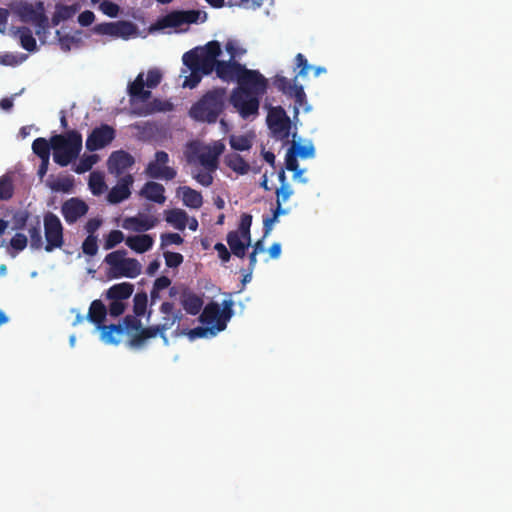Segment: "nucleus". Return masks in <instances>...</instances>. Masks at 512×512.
I'll use <instances>...</instances> for the list:
<instances>
[{
  "mask_svg": "<svg viewBox=\"0 0 512 512\" xmlns=\"http://www.w3.org/2000/svg\"><path fill=\"white\" fill-rule=\"evenodd\" d=\"M183 309L190 315H197L203 306V300L197 294L184 290L180 299Z\"/></svg>",
  "mask_w": 512,
  "mask_h": 512,
  "instance_id": "24",
  "label": "nucleus"
},
{
  "mask_svg": "<svg viewBox=\"0 0 512 512\" xmlns=\"http://www.w3.org/2000/svg\"><path fill=\"white\" fill-rule=\"evenodd\" d=\"M30 237V246L32 249L39 250L43 247V239L41 235V224L40 220L37 219L35 225H32L28 229Z\"/></svg>",
  "mask_w": 512,
  "mask_h": 512,
  "instance_id": "38",
  "label": "nucleus"
},
{
  "mask_svg": "<svg viewBox=\"0 0 512 512\" xmlns=\"http://www.w3.org/2000/svg\"><path fill=\"white\" fill-rule=\"evenodd\" d=\"M79 5L78 4H73V5H56V10L58 11V13L60 14V18H62L63 20H68L70 18H72L79 10Z\"/></svg>",
  "mask_w": 512,
  "mask_h": 512,
  "instance_id": "51",
  "label": "nucleus"
},
{
  "mask_svg": "<svg viewBox=\"0 0 512 512\" xmlns=\"http://www.w3.org/2000/svg\"><path fill=\"white\" fill-rule=\"evenodd\" d=\"M134 291V285L129 282H122L112 285L106 292V297L110 300H126L130 298Z\"/></svg>",
  "mask_w": 512,
  "mask_h": 512,
  "instance_id": "27",
  "label": "nucleus"
},
{
  "mask_svg": "<svg viewBox=\"0 0 512 512\" xmlns=\"http://www.w3.org/2000/svg\"><path fill=\"white\" fill-rule=\"evenodd\" d=\"M134 178L131 174H127L119 179L117 184L112 187L107 195V200L111 204H118L128 199L131 195V186Z\"/></svg>",
  "mask_w": 512,
  "mask_h": 512,
  "instance_id": "17",
  "label": "nucleus"
},
{
  "mask_svg": "<svg viewBox=\"0 0 512 512\" xmlns=\"http://www.w3.org/2000/svg\"><path fill=\"white\" fill-rule=\"evenodd\" d=\"M107 315V308L102 303L101 300H94L89 308L88 312V320L98 326V328H102V323L105 320V317Z\"/></svg>",
  "mask_w": 512,
  "mask_h": 512,
  "instance_id": "31",
  "label": "nucleus"
},
{
  "mask_svg": "<svg viewBox=\"0 0 512 512\" xmlns=\"http://www.w3.org/2000/svg\"><path fill=\"white\" fill-rule=\"evenodd\" d=\"M276 206L282 207V203L286 202L294 193L290 184L280 185L279 188L276 189Z\"/></svg>",
  "mask_w": 512,
  "mask_h": 512,
  "instance_id": "45",
  "label": "nucleus"
},
{
  "mask_svg": "<svg viewBox=\"0 0 512 512\" xmlns=\"http://www.w3.org/2000/svg\"><path fill=\"white\" fill-rule=\"evenodd\" d=\"M141 326V320L138 319L136 315H126L123 318V325L111 324L103 326V336L108 343L117 344L119 343V340L114 337V334L120 336L124 333V329H127L128 331L134 330L137 333L141 329Z\"/></svg>",
  "mask_w": 512,
  "mask_h": 512,
  "instance_id": "14",
  "label": "nucleus"
},
{
  "mask_svg": "<svg viewBox=\"0 0 512 512\" xmlns=\"http://www.w3.org/2000/svg\"><path fill=\"white\" fill-rule=\"evenodd\" d=\"M95 32L101 35H109L114 38H121L124 40L130 39L132 36L137 35V26L125 20L116 22H105L95 26Z\"/></svg>",
  "mask_w": 512,
  "mask_h": 512,
  "instance_id": "11",
  "label": "nucleus"
},
{
  "mask_svg": "<svg viewBox=\"0 0 512 512\" xmlns=\"http://www.w3.org/2000/svg\"><path fill=\"white\" fill-rule=\"evenodd\" d=\"M20 45L23 49L33 52L37 49L36 39L33 37L32 31L26 26L19 27L17 30Z\"/></svg>",
  "mask_w": 512,
  "mask_h": 512,
  "instance_id": "33",
  "label": "nucleus"
},
{
  "mask_svg": "<svg viewBox=\"0 0 512 512\" xmlns=\"http://www.w3.org/2000/svg\"><path fill=\"white\" fill-rule=\"evenodd\" d=\"M214 249L217 251L219 258L223 262H228L231 258V251L223 243H216Z\"/></svg>",
  "mask_w": 512,
  "mask_h": 512,
  "instance_id": "64",
  "label": "nucleus"
},
{
  "mask_svg": "<svg viewBox=\"0 0 512 512\" xmlns=\"http://www.w3.org/2000/svg\"><path fill=\"white\" fill-rule=\"evenodd\" d=\"M253 136L251 135H231L229 144L235 151H247L252 147Z\"/></svg>",
  "mask_w": 512,
  "mask_h": 512,
  "instance_id": "34",
  "label": "nucleus"
},
{
  "mask_svg": "<svg viewBox=\"0 0 512 512\" xmlns=\"http://www.w3.org/2000/svg\"><path fill=\"white\" fill-rule=\"evenodd\" d=\"M158 223V219L153 216L139 215L128 217L123 221V228L136 232H144L152 229Z\"/></svg>",
  "mask_w": 512,
  "mask_h": 512,
  "instance_id": "20",
  "label": "nucleus"
},
{
  "mask_svg": "<svg viewBox=\"0 0 512 512\" xmlns=\"http://www.w3.org/2000/svg\"><path fill=\"white\" fill-rule=\"evenodd\" d=\"M116 136L115 129L108 124H101L98 127L92 129L86 139V149L90 152H94L103 149L109 145Z\"/></svg>",
  "mask_w": 512,
  "mask_h": 512,
  "instance_id": "12",
  "label": "nucleus"
},
{
  "mask_svg": "<svg viewBox=\"0 0 512 512\" xmlns=\"http://www.w3.org/2000/svg\"><path fill=\"white\" fill-rule=\"evenodd\" d=\"M237 83L239 86L232 92H243L244 94H252L260 97L266 93L268 86L267 79L258 70H251L246 68V66H244L239 75Z\"/></svg>",
  "mask_w": 512,
  "mask_h": 512,
  "instance_id": "6",
  "label": "nucleus"
},
{
  "mask_svg": "<svg viewBox=\"0 0 512 512\" xmlns=\"http://www.w3.org/2000/svg\"><path fill=\"white\" fill-rule=\"evenodd\" d=\"M145 82L143 74L140 73L128 86V93L132 99H139L141 101H147L151 97V92L144 89Z\"/></svg>",
  "mask_w": 512,
  "mask_h": 512,
  "instance_id": "29",
  "label": "nucleus"
},
{
  "mask_svg": "<svg viewBox=\"0 0 512 512\" xmlns=\"http://www.w3.org/2000/svg\"><path fill=\"white\" fill-rule=\"evenodd\" d=\"M169 155L165 151H157L155 159L150 161L145 168V174L152 179L171 181L177 176L175 168L167 165Z\"/></svg>",
  "mask_w": 512,
  "mask_h": 512,
  "instance_id": "9",
  "label": "nucleus"
},
{
  "mask_svg": "<svg viewBox=\"0 0 512 512\" xmlns=\"http://www.w3.org/2000/svg\"><path fill=\"white\" fill-rule=\"evenodd\" d=\"M53 160L61 167L68 166L78 158L82 150V135L76 130L51 137Z\"/></svg>",
  "mask_w": 512,
  "mask_h": 512,
  "instance_id": "3",
  "label": "nucleus"
},
{
  "mask_svg": "<svg viewBox=\"0 0 512 512\" xmlns=\"http://www.w3.org/2000/svg\"><path fill=\"white\" fill-rule=\"evenodd\" d=\"M251 224H252V216L247 213L242 214L240 224H239V234L245 240H251V234H250Z\"/></svg>",
  "mask_w": 512,
  "mask_h": 512,
  "instance_id": "46",
  "label": "nucleus"
},
{
  "mask_svg": "<svg viewBox=\"0 0 512 512\" xmlns=\"http://www.w3.org/2000/svg\"><path fill=\"white\" fill-rule=\"evenodd\" d=\"M26 58L25 55L18 56L13 53H4L0 55V64L5 66H16Z\"/></svg>",
  "mask_w": 512,
  "mask_h": 512,
  "instance_id": "52",
  "label": "nucleus"
},
{
  "mask_svg": "<svg viewBox=\"0 0 512 512\" xmlns=\"http://www.w3.org/2000/svg\"><path fill=\"white\" fill-rule=\"evenodd\" d=\"M44 233L46 239L45 251L52 252L64 244L63 225L57 215L47 212L44 215Z\"/></svg>",
  "mask_w": 512,
  "mask_h": 512,
  "instance_id": "7",
  "label": "nucleus"
},
{
  "mask_svg": "<svg viewBox=\"0 0 512 512\" xmlns=\"http://www.w3.org/2000/svg\"><path fill=\"white\" fill-rule=\"evenodd\" d=\"M166 221L173 225L178 230H184L187 221L188 215L184 210L181 209H170L166 212Z\"/></svg>",
  "mask_w": 512,
  "mask_h": 512,
  "instance_id": "32",
  "label": "nucleus"
},
{
  "mask_svg": "<svg viewBox=\"0 0 512 512\" xmlns=\"http://www.w3.org/2000/svg\"><path fill=\"white\" fill-rule=\"evenodd\" d=\"M29 213L27 211H18L13 215V229L22 230L27 224Z\"/></svg>",
  "mask_w": 512,
  "mask_h": 512,
  "instance_id": "58",
  "label": "nucleus"
},
{
  "mask_svg": "<svg viewBox=\"0 0 512 512\" xmlns=\"http://www.w3.org/2000/svg\"><path fill=\"white\" fill-rule=\"evenodd\" d=\"M95 20V15L92 11L86 10L79 14L78 22L81 26L87 27L91 25Z\"/></svg>",
  "mask_w": 512,
  "mask_h": 512,
  "instance_id": "62",
  "label": "nucleus"
},
{
  "mask_svg": "<svg viewBox=\"0 0 512 512\" xmlns=\"http://www.w3.org/2000/svg\"><path fill=\"white\" fill-rule=\"evenodd\" d=\"M99 156L97 154L84 155L79 163L74 168L77 174H83L92 169V167L98 162Z\"/></svg>",
  "mask_w": 512,
  "mask_h": 512,
  "instance_id": "40",
  "label": "nucleus"
},
{
  "mask_svg": "<svg viewBox=\"0 0 512 512\" xmlns=\"http://www.w3.org/2000/svg\"><path fill=\"white\" fill-rule=\"evenodd\" d=\"M267 125L276 139L283 141L289 138L291 120L283 107L276 106L269 109Z\"/></svg>",
  "mask_w": 512,
  "mask_h": 512,
  "instance_id": "8",
  "label": "nucleus"
},
{
  "mask_svg": "<svg viewBox=\"0 0 512 512\" xmlns=\"http://www.w3.org/2000/svg\"><path fill=\"white\" fill-rule=\"evenodd\" d=\"M295 80H296V78L292 82L282 75H276L273 80V85L279 91H281L285 95H288L289 93H291V90L296 85Z\"/></svg>",
  "mask_w": 512,
  "mask_h": 512,
  "instance_id": "44",
  "label": "nucleus"
},
{
  "mask_svg": "<svg viewBox=\"0 0 512 512\" xmlns=\"http://www.w3.org/2000/svg\"><path fill=\"white\" fill-rule=\"evenodd\" d=\"M27 237L22 233H16L10 240V246L15 251H23L27 247Z\"/></svg>",
  "mask_w": 512,
  "mask_h": 512,
  "instance_id": "55",
  "label": "nucleus"
},
{
  "mask_svg": "<svg viewBox=\"0 0 512 512\" xmlns=\"http://www.w3.org/2000/svg\"><path fill=\"white\" fill-rule=\"evenodd\" d=\"M226 240L231 253L239 258H243L246 255V250L251 245V240L243 239L238 231H230L227 234Z\"/></svg>",
  "mask_w": 512,
  "mask_h": 512,
  "instance_id": "22",
  "label": "nucleus"
},
{
  "mask_svg": "<svg viewBox=\"0 0 512 512\" xmlns=\"http://www.w3.org/2000/svg\"><path fill=\"white\" fill-rule=\"evenodd\" d=\"M164 193V186L154 181L147 182L140 192L143 197L158 204H163L166 201Z\"/></svg>",
  "mask_w": 512,
  "mask_h": 512,
  "instance_id": "23",
  "label": "nucleus"
},
{
  "mask_svg": "<svg viewBox=\"0 0 512 512\" xmlns=\"http://www.w3.org/2000/svg\"><path fill=\"white\" fill-rule=\"evenodd\" d=\"M210 170H199L193 173V178L202 186L209 187L213 183L212 173Z\"/></svg>",
  "mask_w": 512,
  "mask_h": 512,
  "instance_id": "50",
  "label": "nucleus"
},
{
  "mask_svg": "<svg viewBox=\"0 0 512 512\" xmlns=\"http://www.w3.org/2000/svg\"><path fill=\"white\" fill-rule=\"evenodd\" d=\"M198 161L206 170L216 171L218 168V158L209 150L200 153L198 155Z\"/></svg>",
  "mask_w": 512,
  "mask_h": 512,
  "instance_id": "41",
  "label": "nucleus"
},
{
  "mask_svg": "<svg viewBox=\"0 0 512 512\" xmlns=\"http://www.w3.org/2000/svg\"><path fill=\"white\" fill-rule=\"evenodd\" d=\"M147 294L145 292H138L133 299V312L137 317L145 314L147 309Z\"/></svg>",
  "mask_w": 512,
  "mask_h": 512,
  "instance_id": "43",
  "label": "nucleus"
},
{
  "mask_svg": "<svg viewBox=\"0 0 512 512\" xmlns=\"http://www.w3.org/2000/svg\"><path fill=\"white\" fill-rule=\"evenodd\" d=\"M159 310L163 316L161 323L157 325L160 327L163 333L171 329L174 324L179 322L183 317L181 310H175L174 304L172 302H163Z\"/></svg>",
  "mask_w": 512,
  "mask_h": 512,
  "instance_id": "18",
  "label": "nucleus"
},
{
  "mask_svg": "<svg viewBox=\"0 0 512 512\" xmlns=\"http://www.w3.org/2000/svg\"><path fill=\"white\" fill-rule=\"evenodd\" d=\"M199 320L201 323L209 327L212 335H215L218 332L217 326H219V322L221 320L219 304L216 302L207 304L203 309Z\"/></svg>",
  "mask_w": 512,
  "mask_h": 512,
  "instance_id": "19",
  "label": "nucleus"
},
{
  "mask_svg": "<svg viewBox=\"0 0 512 512\" xmlns=\"http://www.w3.org/2000/svg\"><path fill=\"white\" fill-rule=\"evenodd\" d=\"M225 164L235 173L245 175L250 172V164L238 153L225 156Z\"/></svg>",
  "mask_w": 512,
  "mask_h": 512,
  "instance_id": "28",
  "label": "nucleus"
},
{
  "mask_svg": "<svg viewBox=\"0 0 512 512\" xmlns=\"http://www.w3.org/2000/svg\"><path fill=\"white\" fill-rule=\"evenodd\" d=\"M165 264L169 268H177L183 263V255L178 252L166 251L163 254Z\"/></svg>",
  "mask_w": 512,
  "mask_h": 512,
  "instance_id": "49",
  "label": "nucleus"
},
{
  "mask_svg": "<svg viewBox=\"0 0 512 512\" xmlns=\"http://www.w3.org/2000/svg\"><path fill=\"white\" fill-rule=\"evenodd\" d=\"M233 301L232 300H224L222 305L223 309H220L221 320L219 322V326H217V331H223L226 329L227 322L233 315Z\"/></svg>",
  "mask_w": 512,
  "mask_h": 512,
  "instance_id": "42",
  "label": "nucleus"
},
{
  "mask_svg": "<svg viewBox=\"0 0 512 512\" xmlns=\"http://www.w3.org/2000/svg\"><path fill=\"white\" fill-rule=\"evenodd\" d=\"M88 210L89 206L87 203L77 197L66 200L61 206L62 216L68 224L76 223L81 217L87 214Z\"/></svg>",
  "mask_w": 512,
  "mask_h": 512,
  "instance_id": "15",
  "label": "nucleus"
},
{
  "mask_svg": "<svg viewBox=\"0 0 512 512\" xmlns=\"http://www.w3.org/2000/svg\"><path fill=\"white\" fill-rule=\"evenodd\" d=\"M294 150L295 148H289L285 157V168L292 172L299 169L297 153Z\"/></svg>",
  "mask_w": 512,
  "mask_h": 512,
  "instance_id": "56",
  "label": "nucleus"
},
{
  "mask_svg": "<svg viewBox=\"0 0 512 512\" xmlns=\"http://www.w3.org/2000/svg\"><path fill=\"white\" fill-rule=\"evenodd\" d=\"M14 185L11 176L5 174L0 177V200L7 201L13 197Z\"/></svg>",
  "mask_w": 512,
  "mask_h": 512,
  "instance_id": "37",
  "label": "nucleus"
},
{
  "mask_svg": "<svg viewBox=\"0 0 512 512\" xmlns=\"http://www.w3.org/2000/svg\"><path fill=\"white\" fill-rule=\"evenodd\" d=\"M134 163L133 156L124 150L112 152L107 161L109 172L116 176L123 174Z\"/></svg>",
  "mask_w": 512,
  "mask_h": 512,
  "instance_id": "16",
  "label": "nucleus"
},
{
  "mask_svg": "<svg viewBox=\"0 0 512 512\" xmlns=\"http://www.w3.org/2000/svg\"><path fill=\"white\" fill-rule=\"evenodd\" d=\"M161 80H162L161 72L157 69H151L147 73L145 85L148 88H155L160 84Z\"/></svg>",
  "mask_w": 512,
  "mask_h": 512,
  "instance_id": "59",
  "label": "nucleus"
},
{
  "mask_svg": "<svg viewBox=\"0 0 512 512\" xmlns=\"http://www.w3.org/2000/svg\"><path fill=\"white\" fill-rule=\"evenodd\" d=\"M125 242L130 249L141 254L152 248L154 239L149 234H141L129 236L126 238Z\"/></svg>",
  "mask_w": 512,
  "mask_h": 512,
  "instance_id": "25",
  "label": "nucleus"
},
{
  "mask_svg": "<svg viewBox=\"0 0 512 512\" xmlns=\"http://www.w3.org/2000/svg\"><path fill=\"white\" fill-rule=\"evenodd\" d=\"M178 194H181L183 204L192 209H199L203 204L202 194L188 186L179 187Z\"/></svg>",
  "mask_w": 512,
  "mask_h": 512,
  "instance_id": "26",
  "label": "nucleus"
},
{
  "mask_svg": "<svg viewBox=\"0 0 512 512\" xmlns=\"http://www.w3.org/2000/svg\"><path fill=\"white\" fill-rule=\"evenodd\" d=\"M46 185L53 191L69 193L74 187V178L71 175L54 178L50 175Z\"/></svg>",
  "mask_w": 512,
  "mask_h": 512,
  "instance_id": "30",
  "label": "nucleus"
},
{
  "mask_svg": "<svg viewBox=\"0 0 512 512\" xmlns=\"http://www.w3.org/2000/svg\"><path fill=\"white\" fill-rule=\"evenodd\" d=\"M51 139L48 141L45 138H36L32 143L33 153L36 154L40 159L50 158Z\"/></svg>",
  "mask_w": 512,
  "mask_h": 512,
  "instance_id": "35",
  "label": "nucleus"
},
{
  "mask_svg": "<svg viewBox=\"0 0 512 512\" xmlns=\"http://www.w3.org/2000/svg\"><path fill=\"white\" fill-rule=\"evenodd\" d=\"M226 104V89L214 88L207 91L196 103H194L189 115L192 119L208 124L216 123L223 113Z\"/></svg>",
  "mask_w": 512,
  "mask_h": 512,
  "instance_id": "2",
  "label": "nucleus"
},
{
  "mask_svg": "<svg viewBox=\"0 0 512 512\" xmlns=\"http://www.w3.org/2000/svg\"><path fill=\"white\" fill-rule=\"evenodd\" d=\"M158 334L163 339L164 343L168 344V337L166 336L165 333L162 332V330L160 329V327L158 325L149 326L146 328H143L141 326V329L139 330V332L135 333L131 337L129 343L132 347L139 348L144 345L146 340H148L150 338H154Z\"/></svg>",
  "mask_w": 512,
  "mask_h": 512,
  "instance_id": "21",
  "label": "nucleus"
},
{
  "mask_svg": "<svg viewBox=\"0 0 512 512\" xmlns=\"http://www.w3.org/2000/svg\"><path fill=\"white\" fill-rule=\"evenodd\" d=\"M124 240V234L120 230H112L105 239L104 248L110 250Z\"/></svg>",
  "mask_w": 512,
  "mask_h": 512,
  "instance_id": "47",
  "label": "nucleus"
},
{
  "mask_svg": "<svg viewBox=\"0 0 512 512\" xmlns=\"http://www.w3.org/2000/svg\"><path fill=\"white\" fill-rule=\"evenodd\" d=\"M290 148H295L294 151H295V153H297V156H299L303 159L313 157L314 153H315V149L312 144L300 145V144L293 143Z\"/></svg>",
  "mask_w": 512,
  "mask_h": 512,
  "instance_id": "53",
  "label": "nucleus"
},
{
  "mask_svg": "<svg viewBox=\"0 0 512 512\" xmlns=\"http://www.w3.org/2000/svg\"><path fill=\"white\" fill-rule=\"evenodd\" d=\"M287 213V209L276 206L275 209L273 210L272 216H267L263 219V238H265L271 232L273 225L277 221L278 217L281 215H285Z\"/></svg>",
  "mask_w": 512,
  "mask_h": 512,
  "instance_id": "39",
  "label": "nucleus"
},
{
  "mask_svg": "<svg viewBox=\"0 0 512 512\" xmlns=\"http://www.w3.org/2000/svg\"><path fill=\"white\" fill-rule=\"evenodd\" d=\"M221 54V45L216 40L185 52L182 56L185 68L181 69V75H185L183 87H197L203 76L210 75L213 71L224 82H237L245 65L233 59L219 60Z\"/></svg>",
  "mask_w": 512,
  "mask_h": 512,
  "instance_id": "1",
  "label": "nucleus"
},
{
  "mask_svg": "<svg viewBox=\"0 0 512 512\" xmlns=\"http://www.w3.org/2000/svg\"><path fill=\"white\" fill-rule=\"evenodd\" d=\"M100 10L103 12V14L109 17H116L120 8L116 3L109 0H104L100 3Z\"/></svg>",
  "mask_w": 512,
  "mask_h": 512,
  "instance_id": "57",
  "label": "nucleus"
},
{
  "mask_svg": "<svg viewBox=\"0 0 512 512\" xmlns=\"http://www.w3.org/2000/svg\"><path fill=\"white\" fill-rule=\"evenodd\" d=\"M125 250H116L106 255L104 262L110 266L114 278H136L141 274V264L134 258H125Z\"/></svg>",
  "mask_w": 512,
  "mask_h": 512,
  "instance_id": "4",
  "label": "nucleus"
},
{
  "mask_svg": "<svg viewBox=\"0 0 512 512\" xmlns=\"http://www.w3.org/2000/svg\"><path fill=\"white\" fill-rule=\"evenodd\" d=\"M14 11L22 22L33 24L38 35L49 27V19L45 14L44 3L41 1L35 5L21 1L16 5Z\"/></svg>",
  "mask_w": 512,
  "mask_h": 512,
  "instance_id": "5",
  "label": "nucleus"
},
{
  "mask_svg": "<svg viewBox=\"0 0 512 512\" xmlns=\"http://www.w3.org/2000/svg\"><path fill=\"white\" fill-rule=\"evenodd\" d=\"M225 49L229 53L231 59L235 60L237 56H240L245 53L244 49H240L237 47L236 43L232 40H229L225 44Z\"/></svg>",
  "mask_w": 512,
  "mask_h": 512,
  "instance_id": "63",
  "label": "nucleus"
},
{
  "mask_svg": "<svg viewBox=\"0 0 512 512\" xmlns=\"http://www.w3.org/2000/svg\"><path fill=\"white\" fill-rule=\"evenodd\" d=\"M88 185L93 195H100L106 189L104 176L97 171H94L90 174Z\"/></svg>",
  "mask_w": 512,
  "mask_h": 512,
  "instance_id": "36",
  "label": "nucleus"
},
{
  "mask_svg": "<svg viewBox=\"0 0 512 512\" xmlns=\"http://www.w3.org/2000/svg\"><path fill=\"white\" fill-rule=\"evenodd\" d=\"M296 67L299 68L298 76H306L310 70V65L307 59L301 53H298L295 57Z\"/></svg>",
  "mask_w": 512,
  "mask_h": 512,
  "instance_id": "60",
  "label": "nucleus"
},
{
  "mask_svg": "<svg viewBox=\"0 0 512 512\" xmlns=\"http://www.w3.org/2000/svg\"><path fill=\"white\" fill-rule=\"evenodd\" d=\"M125 308L126 305L122 301L111 300L108 310L112 317H118L124 313Z\"/></svg>",
  "mask_w": 512,
  "mask_h": 512,
  "instance_id": "61",
  "label": "nucleus"
},
{
  "mask_svg": "<svg viewBox=\"0 0 512 512\" xmlns=\"http://www.w3.org/2000/svg\"><path fill=\"white\" fill-rule=\"evenodd\" d=\"M207 19L206 12L199 10L172 11L158 20L159 28L179 27L183 24L204 22Z\"/></svg>",
  "mask_w": 512,
  "mask_h": 512,
  "instance_id": "10",
  "label": "nucleus"
},
{
  "mask_svg": "<svg viewBox=\"0 0 512 512\" xmlns=\"http://www.w3.org/2000/svg\"><path fill=\"white\" fill-rule=\"evenodd\" d=\"M184 239L178 233H164L161 235V247L181 245Z\"/></svg>",
  "mask_w": 512,
  "mask_h": 512,
  "instance_id": "54",
  "label": "nucleus"
},
{
  "mask_svg": "<svg viewBox=\"0 0 512 512\" xmlns=\"http://www.w3.org/2000/svg\"><path fill=\"white\" fill-rule=\"evenodd\" d=\"M83 253L88 256H94L98 252L97 237L95 235H88L82 243Z\"/></svg>",
  "mask_w": 512,
  "mask_h": 512,
  "instance_id": "48",
  "label": "nucleus"
},
{
  "mask_svg": "<svg viewBox=\"0 0 512 512\" xmlns=\"http://www.w3.org/2000/svg\"><path fill=\"white\" fill-rule=\"evenodd\" d=\"M260 96L252 94H244L232 92L230 96V103L239 112L240 116L244 119H248L251 116L258 114Z\"/></svg>",
  "mask_w": 512,
  "mask_h": 512,
  "instance_id": "13",
  "label": "nucleus"
}]
</instances>
